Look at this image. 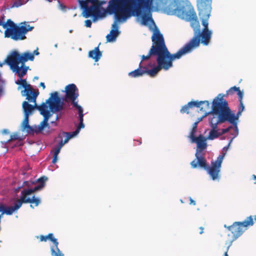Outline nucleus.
<instances>
[{"instance_id":"nucleus-1","label":"nucleus","mask_w":256,"mask_h":256,"mask_svg":"<svg viewBox=\"0 0 256 256\" xmlns=\"http://www.w3.org/2000/svg\"><path fill=\"white\" fill-rule=\"evenodd\" d=\"M78 3L82 16L86 18L92 16L93 22L103 20L108 14H115L110 32L106 36L107 42L116 40L121 32L118 23L126 22L132 16L137 17V21L141 25L148 26L150 29L144 6L132 0H110L107 8L102 6L106 4L105 0H78Z\"/></svg>"},{"instance_id":"nucleus-2","label":"nucleus","mask_w":256,"mask_h":256,"mask_svg":"<svg viewBox=\"0 0 256 256\" xmlns=\"http://www.w3.org/2000/svg\"><path fill=\"white\" fill-rule=\"evenodd\" d=\"M24 118L21 124V130L28 134L38 133L45 128H49L48 120L54 114L64 109V104L54 92L50 94L48 99L40 105L35 106L28 102H22Z\"/></svg>"},{"instance_id":"nucleus-3","label":"nucleus","mask_w":256,"mask_h":256,"mask_svg":"<svg viewBox=\"0 0 256 256\" xmlns=\"http://www.w3.org/2000/svg\"><path fill=\"white\" fill-rule=\"evenodd\" d=\"M199 0H197V6ZM146 17L148 18L150 29L157 28L152 18V12L162 9L168 15L176 16L180 18L190 22L192 28H198L199 22L194 8L188 0H152L144 6Z\"/></svg>"},{"instance_id":"nucleus-4","label":"nucleus","mask_w":256,"mask_h":256,"mask_svg":"<svg viewBox=\"0 0 256 256\" xmlns=\"http://www.w3.org/2000/svg\"><path fill=\"white\" fill-rule=\"evenodd\" d=\"M153 32L152 36V46L146 56H141L142 60H148L152 56H156L157 65L152 62L148 63V66L152 69L151 74L156 77L162 70L167 71L173 66V62L180 58L183 56L190 54L191 49L188 46H183L176 53L171 54L167 48L162 34L158 28L151 29Z\"/></svg>"},{"instance_id":"nucleus-5","label":"nucleus","mask_w":256,"mask_h":256,"mask_svg":"<svg viewBox=\"0 0 256 256\" xmlns=\"http://www.w3.org/2000/svg\"><path fill=\"white\" fill-rule=\"evenodd\" d=\"M212 0H199L198 2V10L200 18L204 26L201 31L200 24L198 28H192L194 32V36L184 46H188L192 52L200 46V42L204 46H208L210 42L212 32L208 29V19L211 14L212 4Z\"/></svg>"},{"instance_id":"nucleus-6","label":"nucleus","mask_w":256,"mask_h":256,"mask_svg":"<svg viewBox=\"0 0 256 256\" xmlns=\"http://www.w3.org/2000/svg\"><path fill=\"white\" fill-rule=\"evenodd\" d=\"M224 96L221 94H218L214 99L212 105L228 122L234 126V130L236 132V136L238 135L239 131L238 125L239 122V118L245 109L243 101L240 102V107L236 114L228 107L227 102L224 98Z\"/></svg>"},{"instance_id":"nucleus-7","label":"nucleus","mask_w":256,"mask_h":256,"mask_svg":"<svg viewBox=\"0 0 256 256\" xmlns=\"http://www.w3.org/2000/svg\"><path fill=\"white\" fill-rule=\"evenodd\" d=\"M34 59V54L26 52L20 54L18 51L14 50L8 54L7 62L12 72L20 78L26 75L29 68L28 66H26L25 62L28 60H33Z\"/></svg>"},{"instance_id":"nucleus-8","label":"nucleus","mask_w":256,"mask_h":256,"mask_svg":"<svg viewBox=\"0 0 256 256\" xmlns=\"http://www.w3.org/2000/svg\"><path fill=\"white\" fill-rule=\"evenodd\" d=\"M0 26L5 29L6 38H10L16 41L25 40L26 33L34 28L26 22L20 23L19 26H18L10 19H8L6 22L0 20ZM0 31L2 32L0 30Z\"/></svg>"},{"instance_id":"nucleus-9","label":"nucleus","mask_w":256,"mask_h":256,"mask_svg":"<svg viewBox=\"0 0 256 256\" xmlns=\"http://www.w3.org/2000/svg\"><path fill=\"white\" fill-rule=\"evenodd\" d=\"M226 122L227 120L212 106V112L208 117V124L210 129L209 130L208 134L206 136V139L212 140L219 138L220 132L218 125Z\"/></svg>"},{"instance_id":"nucleus-10","label":"nucleus","mask_w":256,"mask_h":256,"mask_svg":"<svg viewBox=\"0 0 256 256\" xmlns=\"http://www.w3.org/2000/svg\"><path fill=\"white\" fill-rule=\"evenodd\" d=\"M254 221L252 216L247 217L242 222H234L232 226H227L226 224L224 227L230 230L233 234L232 240L230 241L227 247L226 252H225L224 256L226 254L228 256V250L231 246L232 242L240 237L242 234L248 229L249 226H252L254 224Z\"/></svg>"},{"instance_id":"nucleus-11","label":"nucleus","mask_w":256,"mask_h":256,"mask_svg":"<svg viewBox=\"0 0 256 256\" xmlns=\"http://www.w3.org/2000/svg\"><path fill=\"white\" fill-rule=\"evenodd\" d=\"M22 77H19L16 83L19 84L24 88V90L21 91V94L22 96H26V100L34 104L35 106H36V98L38 94V92H34L31 88L30 84H28L26 80L22 79Z\"/></svg>"},{"instance_id":"nucleus-12","label":"nucleus","mask_w":256,"mask_h":256,"mask_svg":"<svg viewBox=\"0 0 256 256\" xmlns=\"http://www.w3.org/2000/svg\"><path fill=\"white\" fill-rule=\"evenodd\" d=\"M226 154V152H222V154L217 158L216 160L212 162L211 166L208 168V174L212 180L219 181L221 166Z\"/></svg>"},{"instance_id":"nucleus-13","label":"nucleus","mask_w":256,"mask_h":256,"mask_svg":"<svg viewBox=\"0 0 256 256\" xmlns=\"http://www.w3.org/2000/svg\"><path fill=\"white\" fill-rule=\"evenodd\" d=\"M66 96L65 100L66 102L70 101L72 102L73 106L74 104H78V101L76 100L78 96V90L74 84H70L65 88Z\"/></svg>"},{"instance_id":"nucleus-14","label":"nucleus","mask_w":256,"mask_h":256,"mask_svg":"<svg viewBox=\"0 0 256 256\" xmlns=\"http://www.w3.org/2000/svg\"><path fill=\"white\" fill-rule=\"evenodd\" d=\"M64 134L66 136V138L64 140H62L58 146L54 148L52 150L53 152V158L52 162L53 164L56 163L58 160V155L60 152L62 148L66 143L68 142L69 140L78 134H75V132H64Z\"/></svg>"},{"instance_id":"nucleus-15","label":"nucleus","mask_w":256,"mask_h":256,"mask_svg":"<svg viewBox=\"0 0 256 256\" xmlns=\"http://www.w3.org/2000/svg\"><path fill=\"white\" fill-rule=\"evenodd\" d=\"M143 60H142L138 68L128 73V76H130L137 78L146 74L151 78H154V74H151V72H152V70L150 66H148V64L146 66H144L142 63Z\"/></svg>"},{"instance_id":"nucleus-16","label":"nucleus","mask_w":256,"mask_h":256,"mask_svg":"<svg viewBox=\"0 0 256 256\" xmlns=\"http://www.w3.org/2000/svg\"><path fill=\"white\" fill-rule=\"evenodd\" d=\"M190 138L191 142L196 143V144L197 148L196 152L201 153L202 150L207 148L206 140H208L206 139V136L200 135L196 137L194 135V132H192L190 134Z\"/></svg>"},{"instance_id":"nucleus-17","label":"nucleus","mask_w":256,"mask_h":256,"mask_svg":"<svg viewBox=\"0 0 256 256\" xmlns=\"http://www.w3.org/2000/svg\"><path fill=\"white\" fill-rule=\"evenodd\" d=\"M196 158L190 162V165L192 168H203L205 170L208 169V170L209 168H208L206 166V160L202 156L201 153L196 152L195 154Z\"/></svg>"},{"instance_id":"nucleus-18","label":"nucleus","mask_w":256,"mask_h":256,"mask_svg":"<svg viewBox=\"0 0 256 256\" xmlns=\"http://www.w3.org/2000/svg\"><path fill=\"white\" fill-rule=\"evenodd\" d=\"M195 106L198 108L199 111L204 112V114H206V116H210L212 112V106L208 100L204 101H194Z\"/></svg>"},{"instance_id":"nucleus-19","label":"nucleus","mask_w":256,"mask_h":256,"mask_svg":"<svg viewBox=\"0 0 256 256\" xmlns=\"http://www.w3.org/2000/svg\"><path fill=\"white\" fill-rule=\"evenodd\" d=\"M76 110L78 111V120H79V124L77 126V128L75 132V134H78L81 129L84 128L85 126L84 124V114H83V108H82L78 104H74V106Z\"/></svg>"},{"instance_id":"nucleus-20","label":"nucleus","mask_w":256,"mask_h":256,"mask_svg":"<svg viewBox=\"0 0 256 256\" xmlns=\"http://www.w3.org/2000/svg\"><path fill=\"white\" fill-rule=\"evenodd\" d=\"M58 239L50 244V256H64V254L58 248Z\"/></svg>"},{"instance_id":"nucleus-21","label":"nucleus","mask_w":256,"mask_h":256,"mask_svg":"<svg viewBox=\"0 0 256 256\" xmlns=\"http://www.w3.org/2000/svg\"><path fill=\"white\" fill-rule=\"evenodd\" d=\"M102 56V52L100 50L98 46L88 52V57L92 58L96 62H98Z\"/></svg>"},{"instance_id":"nucleus-22","label":"nucleus","mask_w":256,"mask_h":256,"mask_svg":"<svg viewBox=\"0 0 256 256\" xmlns=\"http://www.w3.org/2000/svg\"><path fill=\"white\" fill-rule=\"evenodd\" d=\"M36 238L40 242H46L47 240H49L52 242V244L54 242L57 238H56L54 234L52 233H50L48 235L44 236L40 235L36 236Z\"/></svg>"},{"instance_id":"nucleus-23","label":"nucleus","mask_w":256,"mask_h":256,"mask_svg":"<svg viewBox=\"0 0 256 256\" xmlns=\"http://www.w3.org/2000/svg\"><path fill=\"white\" fill-rule=\"evenodd\" d=\"M194 106H195L194 101H191L188 102L186 104H185L182 107L180 110V112L182 114H188V110L190 108H192Z\"/></svg>"},{"instance_id":"nucleus-24","label":"nucleus","mask_w":256,"mask_h":256,"mask_svg":"<svg viewBox=\"0 0 256 256\" xmlns=\"http://www.w3.org/2000/svg\"><path fill=\"white\" fill-rule=\"evenodd\" d=\"M26 3V2H24L23 0H15L13 4L10 6L11 8H18L25 4Z\"/></svg>"},{"instance_id":"nucleus-25","label":"nucleus","mask_w":256,"mask_h":256,"mask_svg":"<svg viewBox=\"0 0 256 256\" xmlns=\"http://www.w3.org/2000/svg\"><path fill=\"white\" fill-rule=\"evenodd\" d=\"M232 126L228 127L226 128L220 129L219 128V132H220V136H222V134L227 133L231 129H232Z\"/></svg>"},{"instance_id":"nucleus-26","label":"nucleus","mask_w":256,"mask_h":256,"mask_svg":"<svg viewBox=\"0 0 256 256\" xmlns=\"http://www.w3.org/2000/svg\"><path fill=\"white\" fill-rule=\"evenodd\" d=\"M237 94L239 98V102L243 101L242 99L244 95V91L240 90L239 88V90L237 91Z\"/></svg>"},{"instance_id":"nucleus-27","label":"nucleus","mask_w":256,"mask_h":256,"mask_svg":"<svg viewBox=\"0 0 256 256\" xmlns=\"http://www.w3.org/2000/svg\"><path fill=\"white\" fill-rule=\"evenodd\" d=\"M90 18H92V20H86L84 21V26L86 28H90L91 26H92V22H93L92 18V16H90Z\"/></svg>"},{"instance_id":"nucleus-28","label":"nucleus","mask_w":256,"mask_h":256,"mask_svg":"<svg viewBox=\"0 0 256 256\" xmlns=\"http://www.w3.org/2000/svg\"><path fill=\"white\" fill-rule=\"evenodd\" d=\"M240 88L236 87V86L232 87L230 88L228 91V94H232L234 91L237 92L239 90Z\"/></svg>"},{"instance_id":"nucleus-29","label":"nucleus","mask_w":256,"mask_h":256,"mask_svg":"<svg viewBox=\"0 0 256 256\" xmlns=\"http://www.w3.org/2000/svg\"><path fill=\"white\" fill-rule=\"evenodd\" d=\"M198 124V122H196L194 124H193V128H192V130L190 132V134L192 133V132H194V133L196 131V127H197V125Z\"/></svg>"},{"instance_id":"nucleus-30","label":"nucleus","mask_w":256,"mask_h":256,"mask_svg":"<svg viewBox=\"0 0 256 256\" xmlns=\"http://www.w3.org/2000/svg\"><path fill=\"white\" fill-rule=\"evenodd\" d=\"M234 132H235V134H234V136L232 138V139L230 140V142H228V146H229V147H230V145L231 143L232 142L233 140L238 136V135L236 136V130H234Z\"/></svg>"},{"instance_id":"nucleus-31","label":"nucleus","mask_w":256,"mask_h":256,"mask_svg":"<svg viewBox=\"0 0 256 256\" xmlns=\"http://www.w3.org/2000/svg\"><path fill=\"white\" fill-rule=\"evenodd\" d=\"M18 134H12L10 136V140H8V142H9L10 140H16L18 138Z\"/></svg>"},{"instance_id":"nucleus-32","label":"nucleus","mask_w":256,"mask_h":256,"mask_svg":"<svg viewBox=\"0 0 256 256\" xmlns=\"http://www.w3.org/2000/svg\"><path fill=\"white\" fill-rule=\"evenodd\" d=\"M188 198L190 201V204H192L193 206H195L196 204V202L194 200H192V198L191 197H189Z\"/></svg>"},{"instance_id":"nucleus-33","label":"nucleus","mask_w":256,"mask_h":256,"mask_svg":"<svg viewBox=\"0 0 256 256\" xmlns=\"http://www.w3.org/2000/svg\"><path fill=\"white\" fill-rule=\"evenodd\" d=\"M8 58V56H7L6 58L4 60V61L3 62H0V67H2L3 66V65L4 64H6L8 65L9 66V64L7 62Z\"/></svg>"},{"instance_id":"nucleus-34","label":"nucleus","mask_w":256,"mask_h":256,"mask_svg":"<svg viewBox=\"0 0 256 256\" xmlns=\"http://www.w3.org/2000/svg\"><path fill=\"white\" fill-rule=\"evenodd\" d=\"M206 114H204L201 117H200V118H198V119H197V121L196 122H198V123L199 122H200V121H202V119L206 117Z\"/></svg>"},{"instance_id":"nucleus-35","label":"nucleus","mask_w":256,"mask_h":256,"mask_svg":"<svg viewBox=\"0 0 256 256\" xmlns=\"http://www.w3.org/2000/svg\"><path fill=\"white\" fill-rule=\"evenodd\" d=\"M58 8L62 10H64L65 8V6L64 5H62V4H60V2H58Z\"/></svg>"},{"instance_id":"nucleus-36","label":"nucleus","mask_w":256,"mask_h":256,"mask_svg":"<svg viewBox=\"0 0 256 256\" xmlns=\"http://www.w3.org/2000/svg\"><path fill=\"white\" fill-rule=\"evenodd\" d=\"M4 93V88L2 86H0V96Z\"/></svg>"},{"instance_id":"nucleus-37","label":"nucleus","mask_w":256,"mask_h":256,"mask_svg":"<svg viewBox=\"0 0 256 256\" xmlns=\"http://www.w3.org/2000/svg\"><path fill=\"white\" fill-rule=\"evenodd\" d=\"M228 148L229 146H225L222 148V152H224L226 153Z\"/></svg>"},{"instance_id":"nucleus-38","label":"nucleus","mask_w":256,"mask_h":256,"mask_svg":"<svg viewBox=\"0 0 256 256\" xmlns=\"http://www.w3.org/2000/svg\"><path fill=\"white\" fill-rule=\"evenodd\" d=\"M40 86L42 88L43 90L46 88L44 83L43 82H41L40 84Z\"/></svg>"},{"instance_id":"nucleus-39","label":"nucleus","mask_w":256,"mask_h":256,"mask_svg":"<svg viewBox=\"0 0 256 256\" xmlns=\"http://www.w3.org/2000/svg\"><path fill=\"white\" fill-rule=\"evenodd\" d=\"M32 54H34V55H38L39 52H38V49L36 50H34Z\"/></svg>"},{"instance_id":"nucleus-40","label":"nucleus","mask_w":256,"mask_h":256,"mask_svg":"<svg viewBox=\"0 0 256 256\" xmlns=\"http://www.w3.org/2000/svg\"><path fill=\"white\" fill-rule=\"evenodd\" d=\"M200 234H202L204 232V231H203L204 228L202 227H200Z\"/></svg>"},{"instance_id":"nucleus-41","label":"nucleus","mask_w":256,"mask_h":256,"mask_svg":"<svg viewBox=\"0 0 256 256\" xmlns=\"http://www.w3.org/2000/svg\"><path fill=\"white\" fill-rule=\"evenodd\" d=\"M232 129L233 130L234 132H232V133H231V134H232V135L233 136H234V134H235V132H234V126H232Z\"/></svg>"},{"instance_id":"nucleus-42","label":"nucleus","mask_w":256,"mask_h":256,"mask_svg":"<svg viewBox=\"0 0 256 256\" xmlns=\"http://www.w3.org/2000/svg\"><path fill=\"white\" fill-rule=\"evenodd\" d=\"M38 76H36L34 78V80H38Z\"/></svg>"},{"instance_id":"nucleus-43","label":"nucleus","mask_w":256,"mask_h":256,"mask_svg":"<svg viewBox=\"0 0 256 256\" xmlns=\"http://www.w3.org/2000/svg\"><path fill=\"white\" fill-rule=\"evenodd\" d=\"M54 47L55 48H58V44H56L54 45Z\"/></svg>"},{"instance_id":"nucleus-44","label":"nucleus","mask_w":256,"mask_h":256,"mask_svg":"<svg viewBox=\"0 0 256 256\" xmlns=\"http://www.w3.org/2000/svg\"><path fill=\"white\" fill-rule=\"evenodd\" d=\"M24 184H26V185H27L28 184V182H24Z\"/></svg>"},{"instance_id":"nucleus-45","label":"nucleus","mask_w":256,"mask_h":256,"mask_svg":"<svg viewBox=\"0 0 256 256\" xmlns=\"http://www.w3.org/2000/svg\"><path fill=\"white\" fill-rule=\"evenodd\" d=\"M19 190H20V188H18L16 189V192H18Z\"/></svg>"},{"instance_id":"nucleus-46","label":"nucleus","mask_w":256,"mask_h":256,"mask_svg":"<svg viewBox=\"0 0 256 256\" xmlns=\"http://www.w3.org/2000/svg\"><path fill=\"white\" fill-rule=\"evenodd\" d=\"M180 202H181V203H182V204H183V203H184V202H183V200H182V199H180Z\"/></svg>"},{"instance_id":"nucleus-47","label":"nucleus","mask_w":256,"mask_h":256,"mask_svg":"<svg viewBox=\"0 0 256 256\" xmlns=\"http://www.w3.org/2000/svg\"><path fill=\"white\" fill-rule=\"evenodd\" d=\"M253 177H254V179H256V176L253 175Z\"/></svg>"},{"instance_id":"nucleus-48","label":"nucleus","mask_w":256,"mask_h":256,"mask_svg":"<svg viewBox=\"0 0 256 256\" xmlns=\"http://www.w3.org/2000/svg\"><path fill=\"white\" fill-rule=\"evenodd\" d=\"M254 220H256V215L254 216Z\"/></svg>"},{"instance_id":"nucleus-49","label":"nucleus","mask_w":256,"mask_h":256,"mask_svg":"<svg viewBox=\"0 0 256 256\" xmlns=\"http://www.w3.org/2000/svg\"><path fill=\"white\" fill-rule=\"evenodd\" d=\"M7 131H8V130H4V132H7Z\"/></svg>"},{"instance_id":"nucleus-50","label":"nucleus","mask_w":256,"mask_h":256,"mask_svg":"<svg viewBox=\"0 0 256 256\" xmlns=\"http://www.w3.org/2000/svg\"><path fill=\"white\" fill-rule=\"evenodd\" d=\"M50 122H51L52 124H54V121H52Z\"/></svg>"},{"instance_id":"nucleus-51","label":"nucleus","mask_w":256,"mask_h":256,"mask_svg":"<svg viewBox=\"0 0 256 256\" xmlns=\"http://www.w3.org/2000/svg\"><path fill=\"white\" fill-rule=\"evenodd\" d=\"M27 174H26V172H24V173H23V174H24V175Z\"/></svg>"},{"instance_id":"nucleus-52","label":"nucleus","mask_w":256,"mask_h":256,"mask_svg":"<svg viewBox=\"0 0 256 256\" xmlns=\"http://www.w3.org/2000/svg\"><path fill=\"white\" fill-rule=\"evenodd\" d=\"M20 86H18V89L20 90Z\"/></svg>"},{"instance_id":"nucleus-53","label":"nucleus","mask_w":256,"mask_h":256,"mask_svg":"<svg viewBox=\"0 0 256 256\" xmlns=\"http://www.w3.org/2000/svg\"><path fill=\"white\" fill-rule=\"evenodd\" d=\"M58 120V116H56V120Z\"/></svg>"},{"instance_id":"nucleus-54","label":"nucleus","mask_w":256,"mask_h":256,"mask_svg":"<svg viewBox=\"0 0 256 256\" xmlns=\"http://www.w3.org/2000/svg\"><path fill=\"white\" fill-rule=\"evenodd\" d=\"M72 32V30H70V32Z\"/></svg>"},{"instance_id":"nucleus-55","label":"nucleus","mask_w":256,"mask_h":256,"mask_svg":"<svg viewBox=\"0 0 256 256\" xmlns=\"http://www.w3.org/2000/svg\"><path fill=\"white\" fill-rule=\"evenodd\" d=\"M225 256H228V255L226 254Z\"/></svg>"}]
</instances>
